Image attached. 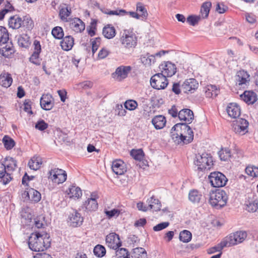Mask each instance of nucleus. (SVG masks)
I'll list each match as a JSON object with an SVG mask.
<instances>
[{
	"instance_id": "obj_1",
	"label": "nucleus",
	"mask_w": 258,
	"mask_h": 258,
	"mask_svg": "<svg viewBox=\"0 0 258 258\" xmlns=\"http://www.w3.org/2000/svg\"><path fill=\"white\" fill-rule=\"evenodd\" d=\"M171 137L177 144H187L192 142L194 133L186 123H178L171 128Z\"/></svg>"
},
{
	"instance_id": "obj_2",
	"label": "nucleus",
	"mask_w": 258,
	"mask_h": 258,
	"mask_svg": "<svg viewBox=\"0 0 258 258\" xmlns=\"http://www.w3.org/2000/svg\"><path fill=\"white\" fill-rule=\"evenodd\" d=\"M28 244L33 251H44L50 245L49 236L47 233H33L29 237Z\"/></svg>"
},
{
	"instance_id": "obj_3",
	"label": "nucleus",
	"mask_w": 258,
	"mask_h": 258,
	"mask_svg": "<svg viewBox=\"0 0 258 258\" xmlns=\"http://www.w3.org/2000/svg\"><path fill=\"white\" fill-rule=\"evenodd\" d=\"M9 40L8 30L0 26V53L6 57H10L14 52L13 44Z\"/></svg>"
},
{
	"instance_id": "obj_4",
	"label": "nucleus",
	"mask_w": 258,
	"mask_h": 258,
	"mask_svg": "<svg viewBox=\"0 0 258 258\" xmlns=\"http://www.w3.org/2000/svg\"><path fill=\"white\" fill-rule=\"evenodd\" d=\"M227 200L228 197L225 191L217 189L210 194L209 202L212 207L218 209L226 205Z\"/></svg>"
},
{
	"instance_id": "obj_5",
	"label": "nucleus",
	"mask_w": 258,
	"mask_h": 258,
	"mask_svg": "<svg viewBox=\"0 0 258 258\" xmlns=\"http://www.w3.org/2000/svg\"><path fill=\"white\" fill-rule=\"evenodd\" d=\"M123 47L127 49H134L137 44L138 38L136 34L130 30H124L120 38Z\"/></svg>"
},
{
	"instance_id": "obj_6",
	"label": "nucleus",
	"mask_w": 258,
	"mask_h": 258,
	"mask_svg": "<svg viewBox=\"0 0 258 258\" xmlns=\"http://www.w3.org/2000/svg\"><path fill=\"white\" fill-rule=\"evenodd\" d=\"M247 237V233L245 231H236L231 233L223 240V244L227 247L231 246L241 243Z\"/></svg>"
},
{
	"instance_id": "obj_7",
	"label": "nucleus",
	"mask_w": 258,
	"mask_h": 258,
	"mask_svg": "<svg viewBox=\"0 0 258 258\" xmlns=\"http://www.w3.org/2000/svg\"><path fill=\"white\" fill-rule=\"evenodd\" d=\"M195 164L198 170H210L213 165L212 157L207 153L199 154L196 156Z\"/></svg>"
},
{
	"instance_id": "obj_8",
	"label": "nucleus",
	"mask_w": 258,
	"mask_h": 258,
	"mask_svg": "<svg viewBox=\"0 0 258 258\" xmlns=\"http://www.w3.org/2000/svg\"><path fill=\"white\" fill-rule=\"evenodd\" d=\"M150 84L154 89H164L168 84V81L163 73H157L151 77Z\"/></svg>"
},
{
	"instance_id": "obj_9",
	"label": "nucleus",
	"mask_w": 258,
	"mask_h": 258,
	"mask_svg": "<svg viewBox=\"0 0 258 258\" xmlns=\"http://www.w3.org/2000/svg\"><path fill=\"white\" fill-rule=\"evenodd\" d=\"M48 178L50 179L53 182L60 184L64 182L67 179V173L66 172L61 169L57 168L51 169L48 172Z\"/></svg>"
},
{
	"instance_id": "obj_10",
	"label": "nucleus",
	"mask_w": 258,
	"mask_h": 258,
	"mask_svg": "<svg viewBox=\"0 0 258 258\" xmlns=\"http://www.w3.org/2000/svg\"><path fill=\"white\" fill-rule=\"evenodd\" d=\"M209 179L212 186L215 187H223L227 181L226 176L220 172L211 173Z\"/></svg>"
},
{
	"instance_id": "obj_11",
	"label": "nucleus",
	"mask_w": 258,
	"mask_h": 258,
	"mask_svg": "<svg viewBox=\"0 0 258 258\" xmlns=\"http://www.w3.org/2000/svg\"><path fill=\"white\" fill-rule=\"evenodd\" d=\"M106 244L107 246L114 250L117 249L121 245V241L119 235L115 233H110L106 236Z\"/></svg>"
},
{
	"instance_id": "obj_12",
	"label": "nucleus",
	"mask_w": 258,
	"mask_h": 258,
	"mask_svg": "<svg viewBox=\"0 0 258 258\" xmlns=\"http://www.w3.org/2000/svg\"><path fill=\"white\" fill-rule=\"evenodd\" d=\"M236 85L240 88H245L249 85L250 76L247 72L244 70L239 71L235 76Z\"/></svg>"
},
{
	"instance_id": "obj_13",
	"label": "nucleus",
	"mask_w": 258,
	"mask_h": 258,
	"mask_svg": "<svg viewBox=\"0 0 258 258\" xmlns=\"http://www.w3.org/2000/svg\"><path fill=\"white\" fill-rule=\"evenodd\" d=\"M131 70L132 68L130 66H119L116 68L115 72L112 74V76L117 81H122L127 77Z\"/></svg>"
},
{
	"instance_id": "obj_14",
	"label": "nucleus",
	"mask_w": 258,
	"mask_h": 258,
	"mask_svg": "<svg viewBox=\"0 0 258 258\" xmlns=\"http://www.w3.org/2000/svg\"><path fill=\"white\" fill-rule=\"evenodd\" d=\"M199 87L198 81L193 78L186 79L181 86V89L184 93H193Z\"/></svg>"
},
{
	"instance_id": "obj_15",
	"label": "nucleus",
	"mask_w": 258,
	"mask_h": 258,
	"mask_svg": "<svg viewBox=\"0 0 258 258\" xmlns=\"http://www.w3.org/2000/svg\"><path fill=\"white\" fill-rule=\"evenodd\" d=\"M98 198L97 194L93 193L91 195V198H89L82 206L83 208L88 212L95 211L98 207L96 199Z\"/></svg>"
},
{
	"instance_id": "obj_16",
	"label": "nucleus",
	"mask_w": 258,
	"mask_h": 258,
	"mask_svg": "<svg viewBox=\"0 0 258 258\" xmlns=\"http://www.w3.org/2000/svg\"><path fill=\"white\" fill-rule=\"evenodd\" d=\"M248 121L244 119L240 118L234 123L233 130L236 134L243 135L247 132Z\"/></svg>"
},
{
	"instance_id": "obj_17",
	"label": "nucleus",
	"mask_w": 258,
	"mask_h": 258,
	"mask_svg": "<svg viewBox=\"0 0 258 258\" xmlns=\"http://www.w3.org/2000/svg\"><path fill=\"white\" fill-rule=\"evenodd\" d=\"M52 100L53 98L50 94H47L42 95L40 101L41 108L45 110H51L54 106Z\"/></svg>"
},
{
	"instance_id": "obj_18",
	"label": "nucleus",
	"mask_w": 258,
	"mask_h": 258,
	"mask_svg": "<svg viewBox=\"0 0 258 258\" xmlns=\"http://www.w3.org/2000/svg\"><path fill=\"white\" fill-rule=\"evenodd\" d=\"M111 168L113 172L117 175H122L126 171L125 163L120 159L112 161Z\"/></svg>"
},
{
	"instance_id": "obj_19",
	"label": "nucleus",
	"mask_w": 258,
	"mask_h": 258,
	"mask_svg": "<svg viewBox=\"0 0 258 258\" xmlns=\"http://www.w3.org/2000/svg\"><path fill=\"white\" fill-rule=\"evenodd\" d=\"M178 116L180 120L185 121L186 124L191 122L194 119L193 112L189 109H183L179 111Z\"/></svg>"
},
{
	"instance_id": "obj_20",
	"label": "nucleus",
	"mask_w": 258,
	"mask_h": 258,
	"mask_svg": "<svg viewBox=\"0 0 258 258\" xmlns=\"http://www.w3.org/2000/svg\"><path fill=\"white\" fill-rule=\"evenodd\" d=\"M70 27L75 33H81L85 30V25L80 19L75 18L71 21Z\"/></svg>"
},
{
	"instance_id": "obj_21",
	"label": "nucleus",
	"mask_w": 258,
	"mask_h": 258,
	"mask_svg": "<svg viewBox=\"0 0 258 258\" xmlns=\"http://www.w3.org/2000/svg\"><path fill=\"white\" fill-rule=\"evenodd\" d=\"M161 67L160 68L162 70L161 73H163L166 77H172L176 72L175 65L171 62H166L164 64H162Z\"/></svg>"
},
{
	"instance_id": "obj_22",
	"label": "nucleus",
	"mask_w": 258,
	"mask_h": 258,
	"mask_svg": "<svg viewBox=\"0 0 258 258\" xmlns=\"http://www.w3.org/2000/svg\"><path fill=\"white\" fill-rule=\"evenodd\" d=\"M226 110L228 115L233 118L238 117L240 115V107L236 103H229L227 107Z\"/></svg>"
},
{
	"instance_id": "obj_23",
	"label": "nucleus",
	"mask_w": 258,
	"mask_h": 258,
	"mask_svg": "<svg viewBox=\"0 0 258 258\" xmlns=\"http://www.w3.org/2000/svg\"><path fill=\"white\" fill-rule=\"evenodd\" d=\"M241 99L248 104H253L257 100L256 94L249 91H245L240 95Z\"/></svg>"
},
{
	"instance_id": "obj_24",
	"label": "nucleus",
	"mask_w": 258,
	"mask_h": 258,
	"mask_svg": "<svg viewBox=\"0 0 258 258\" xmlns=\"http://www.w3.org/2000/svg\"><path fill=\"white\" fill-rule=\"evenodd\" d=\"M152 123L156 130H161L166 125V118L162 115L154 116L152 119Z\"/></svg>"
},
{
	"instance_id": "obj_25",
	"label": "nucleus",
	"mask_w": 258,
	"mask_h": 258,
	"mask_svg": "<svg viewBox=\"0 0 258 258\" xmlns=\"http://www.w3.org/2000/svg\"><path fill=\"white\" fill-rule=\"evenodd\" d=\"M69 220L73 226L81 225L83 222V218L77 211L74 210L69 216Z\"/></svg>"
},
{
	"instance_id": "obj_26",
	"label": "nucleus",
	"mask_w": 258,
	"mask_h": 258,
	"mask_svg": "<svg viewBox=\"0 0 258 258\" xmlns=\"http://www.w3.org/2000/svg\"><path fill=\"white\" fill-rule=\"evenodd\" d=\"M13 82L11 75L8 72H3L0 75V85L5 88L9 87Z\"/></svg>"
},
{
	"instance_id": "obj_27",
	"label": "nucleus",
	"mask_w": 258,
	"mask_h": 258,
	"mask_svg": "<svg viewBox=\"0 0 258 258\" xmlns=\"http://www.w3.org/2000/svg\"><path fill=\"white\" fill-rule=\"evenodd\" d=\"M62 38V40L60 42L62 49L65 51L71 50L74 44V38L70 35H68Z\"/></svg>"
},
{
	"instance_id": "obj_28",
	"label": "nucleus",
	"mask_w": 258,
	"mask_h": 258,
	"mask_svg": "<svg viewBox=\"0 0 258 258\" xmlns=\"http://www.w3.org/2000/svg\"><path fill=\"white\" fill-rule=\"evenodd\" d=\"M5 165L0 163V178H2L3 183L6 184L9 183L12 179L11 174L7 172Z\"/></svg>"
},
{
	"instance_id": "obj_29",
	"label": "nucleus",
	"mask_w": 258,
	"mask_h": 258,
	"mask_svg": "<svg viewBox=\"0 0 258 258\" xmlns=\"http://www.w3.org/2000/svg\"><path fill=\"white\" fill-rule=\"evenodd\" d=\"M219 90L215 85H208L205 88V93L206 97L213 98L216 97L219 93Z\"/></svg>"
},
{
	"instance_id": "obj_30",
	"label": "nucleus",
	"mask_w": 258,
	"mask_h": 258,
	"mask_svg": "<svg viewBox=\"0 0 258 258\" xmlns=\"http://www.w3.org/2000/svg\"><path fill=\"white\" fill-rule=\"evenodd\" d=\"M9 25L13 29H19L22 25V20L18 15L11 16L9 20Z\"/></svg>"
},
{
	"instance_id": "obj_31",
	"label": "nucleus",
	"mask_w": 258,
	"mask_h": 258,
	"mask_svg": "<svg viewBox=\"0 0 258 258\" xmlns=\"http://www.w3.org/2000/svg\"><path fill=\"white\" fill-rule=\"evenodd\" d=\"M27 196L30 201L35 203L39 202L41 198L40 193L32 188L29 189L27 191Z\"/></svg>"
},
{
	"instance_id": "obj_32",
	"label": "nucleus",
	"mask_w": 258,
	"mask_h": 258,
	"mask_svg": "<svg viewBox=\"0 0 258 258\" xmlns=\"http://www.w3.org/2000/svg\"><path fill=\"white\" fill-rule=\"evenodd\" d=\"M150 209H152L154 211H160L161 207V204L158 199H155L152 196L147 201Z\"/></svg>"
},
{
	"instance_id": "obj_33",
	"label": "nucleus",
	"mask_w": 258,
	"mask_h": 258,
	"mask_svg": "<svg viewBox=\"0 0 258 258\" xmlns=\"http://www.w3.org/2000/svg\"><path fill=\"white\" fill-rule=\"evenodd\" d=\"M102 33L105 38L111 39L115 36L116 30L113 26L107 25L103 28Z\"/></svg>"
},
{
	"instance_id": "obj_34",
	"label": "nucleus",
	"mask_w": 258,
	"mask_h": 258,
	"mask_svg": "<svg viewBox=\"0 0 258 258\" xmlns=\"http://www.w3.org/2000/svg\"><path fill=\"white\" fill-rule=\"evenodd\" d=\"M140 59L142 63L145 66H150L155 62V55L150 54L149 53L142 55Z\"/></svg>"
},
{
	"instance_id": "obj_35",
	"label": "nucleus",
	"mask_w": 258,
	"mask_h": 258,
	"mask_svg": "<svg viewBox=\"0 0 258 258\" xmlns=\"http://www.w3.org/2000/svg\"><path fill=\"white\" fill-rule=\"evenodd\" d=\"M18 43L20 46L24 48H28L31 42L29 36L27 34H22L19 36Z\"/></svg>"
},
{
	"instance_id": "obj_36",
	"label": "nucleus",
	"mask_w": 258,
	"mask_h": 258,
	"mask_svg": "<svg viewBox=\"0 0 258 258\" xmlns=\"http://www.w3.org/2000/svg\"><path fill=\"white\" fill-rule=\"evenodd\" d=\"M42 164L41 159L39 157H33L28 162L29 168L34 170L38 169Z\"/></svg>"
},
{
	"instance_id": "obj_37",
	"label": "nucleus",
	"mask_w": 258,
	"mask_h": 258,
	"mask_svg": "<svg viewBox=\"0 0 258 258\" xmlns=\"http://www.w3.org/2000/svg\"><path fill=\"white\" fill-rule=\"evenodd\" d=\"M6 169H7L8 172L14 171L17 166L16 161L12 157H7L5 159V163Z\"/></svg>"
},
{
	"instance_id": "obj_38",
	"label": "nucleus",
	"mask_w": 258,
	"mask_h": 258,
	"mask_svg": "<svg viewBox=\"0 0 258 258\" xmlns=\"http://www.w3.org/2000/svg\"><path fill=\"white\" fill-rule=\"evenodd\" d=\"M202 195L197 190H190L188 194V199L193 203L200 202Z\"/></svg>"
},
{
	"instance_id": "obj_39",
	"label": "nucleus",
	"mask_w": 258,
	"mask_h": 258,
	"mask_svg": "<svg viewBox=\"0 0 258 258\" xmlns=\"http://www.w3.org/2000/svg\"><path fill=\"white\" fill-rule=\"evenodd\" d=\"M211 6L212 4L210 2H205L203 4L201 9V14L203 19L208 17Z\"/></svg>"
},
{
	"instance_id": "obj_40",
	"label": "nucleus",
	"mask_w": 258,
	"mask_h": 258,
	"mask_svg": "<svg viewBox=\"0 0 258 258\" xmlns=\"http://www.w3.org/2000/svg\"><path fill=\"white\" fill-rule=\"evenodd\" d=\"M70 195V198H74L79 199L82 195V192L81 188L76 186H71L69 188V192L68 194Z\"/></svg>"
},
{
	"instance_id": "obj_41",
	"label": "nucleus",
	"mask_w": 258,
	"mask_h": 258,
	"mask_svg": "<svg viewBox=\"0 0 258 258\" xmlns=\"http://www.w3.org/2000/svg\"><path fill=\"white\" fill-rule=\"evenodd\" d=\"M4 3L5 5V7L2 11H0V20H2L4 19L5 15L7 13L12 12L14 10L13 6L10 4V2L6 1Z\"/></svg>"
},
{
	"instance_id": "obj_42",
	"label": "nucleus",
	"mask_w": 258,
	"mask_h": 258,
	"mask_svg": "<svg viewBox=\"0 0 258 258\" xmlns=\"http://www.w3.org/2000/svg\"><path fill=\"white\" fill-rule=\"evenodd\" d=\"M219 156L221 160L227 161L231 157L230 150L228 148L221 149L218 152Z\"/></svg>"
},
{
	"instance_id": "obj_43",
	"label": "nucleus",
	"mask_w": 258,
	"mask_h": 258,
	"mask_svg": "<svg viewBox=\"0 0 258 258\" xmlns=\"http://www.w3.org/2000/svg\"><path fill=\"white\" fill-rule=\"evenodd\" d=\"M136 7L137 12L138 14H139L140 17L143 19H146L148 14L144 5L140 2H138L136 5Z\"/></svg>"
},
{
	"instance_id": "obj_44",
	"label": "nucleus",
	"mask_w": 258,
	"mask_h": 258,
	"mask_svg": "<svg viewBox=\"0 0 258 258\" xmlns=\"http://www.w3.org/2000/svg\"><path fill=\"white\" fill-rule=\"evenodd\" d=\"M3 143L7 150L12 149L15 145L14 140L8 136H4L3 139Z\"/></svg>"
},
{
	"instance_id": "obj_45",
	"label": "nucleus",
	"mask_w": 258,
	"mask_h": 258,
	"mask_svg": "<svg viewBox=\"0 0 258 258\" xmlns=\"http://www.w3.org/2000/svg\"><path fill=\"white\" fill-rule=\"evenodd\" d=\"M191 237V232L188 230H183L179 234L180 240L184 243H187L190 241Z\"/></svg>"
},
{
	"instance_id": "obj_46",
	"label": "nucleus",
	"mask_w": 258,
	"mask_h": 258,
	"mask_svg": "<svg viewBox=\"0 0 258 258\" xmlns=\"http://www.w3.org/2000/svg\"><path fill=\"white\" fill-rule=\"evenodd\" d=\"M51 34L55 38L58 39H62L64 36L62 28L59 26L53 28L51 31Z\"/></svg>"
},
{
	"instance_id": "obj_47",
	"label": "nucleus",
	"mask_w": 258,
	"mask_h": 258,
	"mask_svg": "<svg viewBox=\"0 0 258 258\" xmlns=\"http://www.w3.org/2000/svg\"><path fill=\"white\" fill-rule=\"evenodd\" d=\"M102 13L109 15H120L123 16L127 12L124 10H116L114 11L109 10L106 9H100Z\"/></svg>"
},
{
	"instance_id": "obj_48",
	"label": "nucleus",
	"mask_w": 258,
	"mask_h": 258,
	"mask_svg": "<svg viewBox=\"0 0 258 258\" xmlns=\"http://www.w3.org/2000/svg\"><path fill=\"white\" fill-rule=\"evenodd\" d=\"M94 253L95 255L98 257H102L106 253V249L105 248L100 244H98L95 246L93 250Z\"/></svg>"
},
{
	"instance_id": "obj_49",
	"label": "nucleus",
	"mask_w": 258,
	"mask_h": 258,
	"mask_svg": "<svg viewBox=\"0 0 258 258\" xmlns=\"http://www.w3.org/2000/svg\"><path fill=\"white\" fill-rule=\"evenodd\" d=\"M245 172L252 177H258V167L251 166H247L245 168Z\"/></svg>"
},
{
	"instance_id": "obj_50",
	"label": "nucleus",
	"mask_w": 258,
	"mask_h": 258,
	"mask_svg": "<svg viewBox=\"0 0 258 258\" xmlns=\"http://www.w3.org/2000/svg\"><path fill=\"white\" fill-rule=\"evenodd\" d=\"M133 250L134 254L137 255L135 256L138 258L139 257V256H141L142 258H146L147 252L144 248L142 247H137L134 248Z\"/></svg>"
},
{
	"instance_id": "obj_51",
	"label": "nucleus",
	"mask_w": 258,
	"mask_h": 258,
	"mask_svg": "<svg viewBox=\"0 0 258 258\" xmlns=\"http://www.w3.org/2000/svg\"><path fill=\"white\" fill-rule=\"evenodd\" d=\"M258 208V203L256 201L249 202L246 205V210L249 212H255Z\"/></svg>"
},
{
	"instance_id": "obj_52",
	"label": "nucleus",
	"mask_w": 258,
	"mask_h": 258,
	"mask_svg": "<svg viewBox=\"0 0 258 258\" xmlns=\"http://www.w3.org/2000/svg\"><path fill=\"white\" fill-rule=\"evenodd\" d=\"M138 106L137 102L133 100H127L124 103V107L129 110H134Z\"/></svg>"
},
{
	"instance_id": "obj_53",
	"label": "nucleus",
	"mask_w": 258,
	"mask_h": 258,
	"mask_svg": "<svg viewBox=\"0 0 258 258\" xmlns=\"http://www.w3.org/2000/svg\"><path fill=\"white\" fill-rule=\"evenodd\" d=\"M92 44V51L94 54L98 49L101 44V39L99 37L91 40Z\"/></svg>"
},
{
	"instance_id": "obj_54",
	"label": "nucleus",
	"mask_w": 258,
	"mask_h": 258,
	"mask_svg": "<svg viewBox=\"0 0 258 258\" xmlns=\"http://www.w3.org/2000/svg\"><path fill=\"white\" fill-rule=\"evenodd\" d=\"M201 20L200 16H189L187 18V22L191 26H195Z\"/></svg>"
},
{
	"instance_id": "obj_55",
	"label": "nucleus",
	"mask_w": 258,
	"mask_h": 258,
	"mask_svg": "<svg viewBox=\"0 0 258 258\" xmlns=\"http://www.w3.org/2000/svg\"><path fill=\"white\" fill-rule=\"evenodd\" d=\"M116 254L120 257L130 258V254L125 248H120L116 251Z\"/></svg>"
},
{
	"instance_id": "obj_56",
	"label": "nucleus",
	"mask_w": 258,
	"mask_h": 258,
	"mask_svg": "<svg viewBox=\"0 0 258 258\" xmlns=\"http://www.w3.org/2000/svg\"><path fill=\"white\" fill-rule=\"evenodd\" d=\"M105 214L108 218L110 219L114 217H118L120 212L119 210L113 209L110 211L105 210L104 211Z\"/></svg>"
},
{
	"instance_id": "obj_57",
	"label": "nucleus",
	"mask_w": 258,
	"mask_h": 258,
	"mask_svg": "<svg viewBox=\"0 0 258 258\" xmlns=\"http://www.w3.org/2000/svg\"><path fill=\"white\" fill-rule=\"evenodd\" d=\"M22 25L28 29H31L34 26L32 20L28 17H25L22 20Z\"/></svg>"
},
{
	"instance_id": "obj_58",
	"label": "nucleus",
	"mask_w": 258,
	"mask_h": 258,
	"mask_svg": "<svg viewBox=\"0 0 258 258\" xmlns=\"http://www.w3.org/2000/svg\"><path fill=\"white\" fill-rule=\"evenodd\" d=\"M71 9H69L68 8H63L59 12V16L61 20H64L67 18L71 14Z\"/></svg>"
},
{
	"instance_id": "obj_59",
	"label": "nucleus",
	"mask_w": 258,
	"mask_h": 258,
	"mask_svg": "<svg viewBox=\"0 0 258 258\" xmlns=\"http://www.w3.org/2000/svg\"><path fill=\"white\" fill-rule=\"evenodd\" d=\"M93 83L90 81H85L77 84L79 88L83 89H90L93 87Z\"/></svg>"
},
{
	"instance_id": "obj_60",
	"label": "nucleus",
	"mask_w": 258,
	"mask_h": 258,
	"mask_svg": "<svg viewBox=\"0 0 258 258\" xmlns=\"http://www.w3.org/2000/svg\"><path fill=\"white\" fill-rule=\"evenodd\" d=\"M223 240L217 246H214L208 249V253L209 254L213 253L216 251H219L224 247H227L223 244Z\"/></svg>"
},
{
	"instance_id": "obj_61",
	"label": "nucleus",
	"mask_w": 258,
	"mask_h": 258,
	"mask_svg": "<svg viewBox=\"0 0 258 258\" xmlns=\"http://www.w3.org/2000/svg\"><path fill=\"white\" fill-rule=\"evenodd\" d=\"M131 155L137 160H141L143 158V153L142 150H132Z\"/></svg>"
},
{
	"instance_id": "obj_62",
	"label": "nucleus",
	"mask_w": 258,
	"mask_h": 258,
	"mask_svg": "<svg viewBox=\"0 0 258 258\" xmlns=\"http://www.w3.org/2000/svg\"><path fill=\"white\" fill-rule=\"evenodd\" d=\"M35 127L40 131H44L48 127V124L43 120H41L36 123Z\"/></svg>"
},
{
	"instance_id": "obj_63",
	"label": "nucleus",
	"mask_w": 258,
	"mask_h": 258,
	"mask_svg": "<svg viewBox=\"0 0 258 258\" xmlns=\"http://www.w3.org/2000/svg\"><path fill=\"white\" fill-rule=\"evenodd\" d=\"M169 225V223L168 222H165L159 223L156 226L153 227V230L155 231H159L162 230L166 227H167Z\"/></svg>"
},
{
	"instance_id": "obj_64",
	"label": "nucleus",
	"mask_w": 258,
	"mask_h": 258,
	"mask_svg": "<svg viewBox=\"0 0 258 258\" xmlns=\"http://www.w3.org/2000/svg\"><path fill=\"white\" fill-rule=\"evenodd\" d=\"M227 9V7L225 6L223 3H217L216 11L219 14H223L225 13Z\"/></svg>"
}]
</instances>
